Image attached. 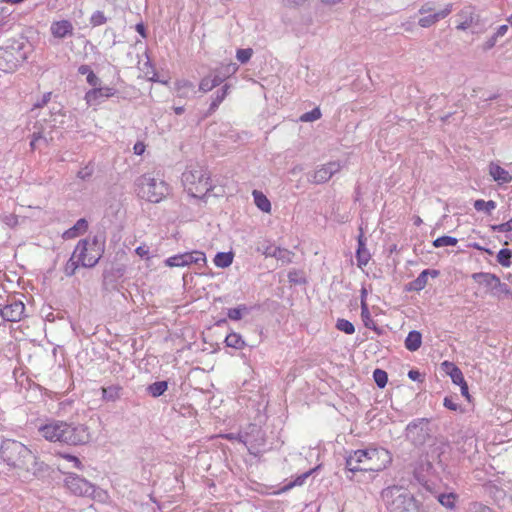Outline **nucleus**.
<instances>
[{
	"mask_svg": "<svg viewBox=\"0 0 512 512\" xmlns=\"http://www.w3.org/2000/svg\"><path fill=\"white\" fill-rule=\"evenodd\" d=\"M42 135L40 132L32 133L31 134V141H30V148L31 150H35L37 147V142L42 141L41 139Z\"/></svg>",
	"mask_w": 512,
	"mask_h": 512,
	"instance_id": "obj_57",
	"label": "nucleus"
},
{
	"mask_svg": "<svg viewBox=\"0 0 512 512\" xmlns=\"http://www.w3.org/2000/svg\"><path fill=\"white\" fill-rule=\"evenodd\" d=\"M459 24L457 25L458 30L468 29L475 20V7L472 5L465 6L457 14Z\"/></svg>",
	"mask_w": 512,
	"mask_h": 512,
	"instance_id": "obj_21",
	"label": "nucleus"
},
{
	"mask_svg": "<svg viewBox=\"0 0 512 512\" xmlns=\"http://www.w3.org/2000/svg\"><path fill=\"white\" fill-rule=\"evenodd\" d=\"M512 252L510 249L503 248L497 254V261L504 267H509L511 264Z\"/></svg>",
	"mask_w": 512,
	"mask_h": 512,
	"instance_id": "obj_40",
	"label": "nucleus"
},
{
	"mask_svg": "<svg viewBox=\"0 0 512 512\" xmlns=\"http://www.w3.org/2000/svg\"><path fill=\"white\" fill-rule=\"evenodd\" d=\"M182 183L188 194L200 198L212 189L207 170L200 165H190L182 173Z\"/></svg>",
	"mask_w": 512,
	"mask_h": 512,
	"instance_id": "obj_4",
	"label": "nucleus"
},
{
	"mask_svg": "<svg viewBox=\"0 0 512 512\" xmlns=\"http://www.w3.org/2000/svg\"><path fill=\"white\" fill-rule=\"evenodd\" d=\"M474 208L476 211H482L486 214H490L496 208V202L493 200L485 201L478 199L474 202Z\"/></svg>",
	"mask_w": 512,
	"mask_h": 512,
	"instance_id": "obj_36",
	"label": "nucleus"
},
{
	"mask_svg": "<svg viewBox=\"0 0 512 512\" xmlns=\"http://www.w3.org/2000/svg\"><path fill=\"white\" fill-rule=\"evenodd\" d=\"M168 388L166 381H157L148 386L147 391L153 397H159L164 394Z\"/></svg>",
	"mask_w": 512,
	"mask_h": 512,
	"instance_id": "obj_35",
	"label": "nucleus"
},
{
	"mask_svg": "<svg viewBox=\"0 0 512 512\" xmlns=\"http://www.w3.org/2000/svg\"><path fill=\"white\" fill-rule=\"evenodd\" d=\"M311 474V472H306L300 476H298L294 482L290 483L287 487V488H291L293 486H300L304 483V481L309 477V475Z\"/></svg>",
	"mask_w": 512,
	"mask_h": 512,
	"instance_id": "obj_54",
	"label": "nucleus"
},
{
	"mask_svg": "<svg viewBox=\"0 0 512 512\" xmlns=\"http://www.w3.org/2000/svg\"><path fill=\"white\" fill-rule=\"evenodd\" d=\"M225 343H226V346L232 347L235 349H243L246 345L242 336L235 332H232L226 336Z\"/></svg>",
	"mask_w": 512,
	"mask_h": 512,
	"instance_id": "obj_33",
	"label": "nucleus"
},
{
	"mask_svg": "<svg viewBox=\"0 0 512 512\" xmlns=\"http://www.w3.org/2000/svg\"><path fill=\"white\" fill-rule=\"evenodd\" d=\"M381 497L390 512H422V504L403 486H389L382 490Z\"/></svg>",
	"mask_w": 512,
	"mask_h": 512,
	"instance_id": "obj_3",
	"label": "nucleus"
},
{
	"mask_svg": "<svg viewBox=\"0 0 512 512\" xmlns=\"http://www.w3.org/2000/svg\"><path fill=\"white\" fill-rule=\"evenodd\" d=\"M455 500L456 495L454 493L440 494L438 496L439 503L448 509H453L455 507Z\"/></svg>",
	"mask_w": 512,
	"mask_h": 512,
	"instance_id": "obj_39",
	"label": "nucleus"
},
{
	"mask_svg": "<svg viewBox=\"0 0 512 512\" xmlns=\"http://www.w3.org/2000/svg\"><path fill=\"white\" fill-rule=\"evenodd\" d=\"M25 305L16 298H8L6 304H0V315L5 321L18 322L22 319Z\"/></svg>",
	"mask_w": 512,
	"mask_h": 512,
	"instance_id": "obj_11",
	"label": "nucleus"
},
{
	"mask_svg": "<svg viewBox=\"0 0 512 512\" xmlns=\"http://www.w3.org/2000/svg\"><path fill=\"white\" fill-rule=\"evenodd\" d=\"M134 153L136 155H141L143 154L144 150H145V145L142 143V142H137L135 145H134Z\"/></svg>",
	"mask_w": 512,
	"mask_h": 512,
	"instance_id": "obj_64",
	"label": "nucleus"
},
{
	"mask_svg": "<svg viewBox=\"0 0 512 512\" xmlns=\"http://www.w3.org/2000/svg\"><path fill=\"white\" fill-rule=\"evenodd\" d=\"M444 365L451 366V370L449 371V375L454 384L461 385L463 382H466L463 376L462 371L452 363L444 362Z\"/></svg>",
	"mask_w": 512,
	"mask_h": 512,
	"instance_id": "obj_37",
	"label": "nucleus"
},
{
	"mask_svg": "<svg viewBox=\"0 0 512 512\" xmlns=\"http://www.w3.org/2000/svg\"><path fill=\"white\" fill-rule=\"evenodd\" d=\"M87 227H88V222L84 218H81L72 227V231L84 232V231H86Z\"/></svg>",
	"mask_w": 512,
	"mask_h": 512,
	"instance_id": "obj_55",
	"label": "nucleus"
},
{
	"mask_svg": "<svg viewBox=\"0 0 512 512\" xmlns=\"http://www.w3.org/2000/svg\"><path fill=\"white\" fill-rule=\"evenodd\" d=\"M368 451H374L376 453L375 455H368L366 464L371 466L368 471H381L386 468L391 460L389 452L386 449L369 448Z\"/></svg>",
	"mask_w": 512,
	"mask_h": 512,
	"instance_id": "obj_13",
	"label": "nucleus"
},
{
	"mask_svg": "<svg viewBox=\"0 0 512 512\" xmlns=\"http://www.w3.org/2000/svg\"><path fill=\"white\" fill-rule=\"evenodd\" d=\"M0 458L6 465L19 471L23 477H39L48 466L38 461L34 453L23 443L14 439H4L0 445Z\"/></svg>",
	"mask_w": 512,
	"mask_h": 512,
	"instance_id": "obj_1",
	"label": "nucleus"
},
{
	"mask_svg": "<svg viewBox=\"0 0 512 512\" xmlns=\"http://www.w3.org/2000/svg\"><path fill=\"white\" fill-rule=\"evenodd\" d=\"M205 263V253L197 250L174 255L165 260V264L169 267H185L191 264L205 265Z\"/></svg>",
	"mask_w": 512,
	"mask_h": 512,
	"instance_id": "obj_10",
	"label": "nucleus"
},
{
	"mask_svg": "<svg viewBox=\"0 0 512 512\" xmlns=\"http://www.w3.org/2000/svg\"><path fill=\"white\" fill-rule=\"evenodd\" d=\"M103 242L104 240L99 236H94L91 241L88 239L80 240L64 267L65 275L73 276L79 264L87 268L94 267L102 257Z\"/></svg>",
	"mask_w": 512,
	"mask_h": 512,
	"instance_id": "obj_2",
	"label": "nucleus"
},
{
	"mask_svg": "<svg viewBox=\"0 0 512 512\" xmlns=\"http://www.w3.org/2000/svg\"><path fill=\"white\" fill-rule=\"evenodd\" d=\"M51 95H52L51 92L44 93L43 96L41 97V99L37 100L33 104V108L31 109V111L33 112L35 109L43 108L44 106H46L51 99Z\"/></svg>",
	"mask_w": 512,
	"mask_h": 512,
	"instance_id": "obj_49",
	"label": "nucleus"
},
{
	"mask_svg": "<svg viewBox=\"0 0 512 512\" xmlns=\"http://www.w3.org/2000/svg\"><path fill=\"white\" fill-rule=\"evenodd\" d=\"M50 118L49 119H55L56 115H60L61 113V107L59 104H53L52 107L49 110Z\"/></svg>",
	"mask_w": 512,
	"mask_h": 512,
	"instance_id": "obj_59",
	"label": "nucleus"
},
{
	"mask_svg": "<svg viewBox=\"0 0 512 512\" xmlns=\"http://www.w3.org/2000/svg\"><path fill=\"white\" fill-rule=\"evenodd\" d=\"M443 405L445 408L451 411H457L459 409V405L453 400V397H445L443 401Z\"/></svg>",
	"mask_w": 512,
	"mask_h": 512,
	"instance_id": "obj_52",
	"label": "nucleus"
},
{
	"mask_svg": "<svg viewBox=\"0 0 512 512\" xmlns=\"http://www.w3.org/2000/svg\"><path fill=\"white\" fill-rule=\"evenodd\" d=\"M491 229L494 232H510V231H512V218L505 223L492 225Z\"/></svg>",
	"mask_w": 512,
	"mask_h": 512,
	"instance_id": "obj_50",
	"label": "nucleus"
},
{
	"mask_svg": "<svg viewBox=\"0 0 512 512\" xmlns=\"http://www.w3.org/2000/svg\"><path fill=\"white\" fill-rule=\"evenodd\" d=\"M474 281L479 284H483L487 287H490L491 290L494 288L497 281L500 279L498 276L492 273L487 272H478L472 275Z\"/></svg>",
	"mask_w": 512,
	"mask_h": 512,
	"instance_id": "obj_27",
	"label": "nucleus"
},
{
	"mask_svg": "<svg viewBox=\"0 0 512 512\" xmlns=\"http://www.w3.org/2000/svg\"><path fill=\"white\" fill-rule=\"evenodd\" d=\"M341 165L339 162H329L318 168L313 175V183L322 184L327 182L334 174L339 172Z\"/></svg>",
	"mask_w": 512,
	"mask_h": 512,
	"instance_id": "obj_15",
	"label": "nucleus"
},
{
	"mask_svg": "<svg viewBox=\"0 0 512 512\" xmlns=\"http://www.w3.org/2000/svg\"><path fill=\"white\" fill-rule=\"evenodd\" d=\"M336 328L349 335L355 332V327L353 323L346 319H338L336 323Z\"/></svg>",
	"mask_w": 512,
	"mask_h": 512,
	"instance_id": "obj_42",
	"label": "nucleus"
},
{
	"mask_svg": "<svg viewBox=\"0 0 512 512\" xmlns=\"http://www.w3.org/2000/svg\"><path fill=\"white\" fill-rule=\"evenodd\" d=\"M507 31H508V26L504 24L497 28L494 35L499 38V37L504 36L507 33Z\"/></svg>",
	"mask_w": 512,
	"mask_h": 512,
	"instance_id": "obj_63",
	"label": "nucleus"
},
{
	"mask_svg": "<svg viewBox=\"0 0 512 512\" xmlns=\"http://www.w3.org/2000/svg\"><path fill=\"white\" fill-rule=\"evenodd\" d=\"M434 11V7L432 5L431 2H426L424 3L421 8L419 9V13L420 14H426V13H431Z\"/></svg>",
	"mask_w": 512,
	"mask_h": 512,
	"instance_id": "obj_60",
	"label": "nucleus"
},
{
	"mask_svg": "<svg viewBox=\"0 0 512 512\" xmlns=\"http://www.w3.org/2000/svg\"><path fill=\"white\" fill-rule=\"evenodd\" d=\"M453 10V4L449 3L445 8L439 12L430 14L428 16L421 17L418 24L423 28H428L438 22L440 19L446 18Z\"/></svg>",
	"mask_w": 512,
	"mask_h": 512,
	"instance_id": "obj_20",
	"label": "nucleus"
},
{
	"mask_svg": "<svg viewBox=\"0 0 512 512\" xmlns=\"http://www.w3.org/2000/svg\"><path fill=\"white\" fill-rule=\"evenodd\" d=\"M87 82L94 88L100 84V80L94 72H89V75L87 76Z\"/></svg>",
	"mask_w": 512,
	"mask_h": 512,
	"instance_id": "obj_58",
	"label": "nucleus"
},
{
	"mask_svg": "<svg viewBox=\"0 0 512 512\" xmlns=\"http://www.w3.org/2000/svg\"><path fill=\"white\" fill-rule=\"evenodd\" d=\"M252 54H253V51H252L251 48L238 49L237 53H236V58H237V60L239 62L244 64V63H247L250 60Z\"/></svg>",
	"mask_w": 512,
	"mask_h": 512,
	"instance_id": "obj_46",
	"label": "nucleus"
},
{
	"mask_svg": "<svg viewBox=\"0 0 512 512\" xmlns=\"http://www.w3.org/2000/svg\"><path fill=\"white\" fill-rule=\"evenodd\" d=\"M373 379L379 388H384L388 381L386 371L382 369H375L373 372Z\"/></svg>",
	"mask_w": 512,
	"mask_h": 512,
	"instance_id": "obj_41",
	"label": "nucleus"
},
{
	"mask_svg": "<svg viewBox=\"0 0 512 512\" xmlns=\"http://www.w3.org/2000/svg\"><path fill=\"white\" fill-rule=\"evenodd\" d=\"M213 88L215 87L211 81V75L204 77L199 83V90L204 93L211 91Z\"/></svg>",
	"mask_w": 512,
	"mask_h": 512,
	"instance_id": "obj_48",
	"label": "nucleus"
},
{
	"mask_svg": "<svg viewBox=\"0 0 512 512\" xmlns=\"http://www.w3.org/2000/svg\"><path fill=\"white\" fill-rule=\"evenodd\" d=\"M62 442L68 445H83L89 442L90 433L83 424L63 422Z\"/></svg>",
	"mask_w": 512,
	"mask_h": 512,
	"instance_id": "obj_8",
	"label": "nucleus"
},
{
	"mask_svg": "<svg viewBox=\"0 0 512 512\" xmlns=\"http://www.w3.org/2000/svg\"><path fill=\"white\" fill-rule=\"evenodd\" d=\"M254 202L256 206L263 212L271 211V203L269 199L260 191H253Z\"/></svg>",
	"mask_w": 512,
	"mask_h": 512,
	"instance_id": "obj_31",
	"label": "nucleus"
},
{
	"mask_svg": "<svg viewBox=\"0 0 512 512\" xmlns=\"http://www.w3.org/2000/svg\"><path fill=\"white\" fill-rule=\"evenodd\" d=\"M194 84L188 80H180L176 83V90L178 97H189L190 94L195 93Z\"/></svg>",
	"mask_w": 512,
	"mask_h": 512,
	"instance_id": "obj_28",
	"label": "nucleus"
},
{
	"mask_svg": "<svg viewBox=\"0 0 512 512\" xmlns=\"http://www.w3.org/2000/svg\"><path fill=\"white\" fill-rule=\"evenodd\" d=\"M107 17L104 15V13L100 10L95 11L91 17H90V24L93 27H97L100 25H103L107 22Z\"/></svg>",
	"mask_w": 512,
	"mask_h": 512,
	"instance_id": "obj_44",
	"label": "nucleus"
},
{
	"mask_svg": "<svg viewBox=\"0 0 512 512\" xmlns=\"http://www.w3.org/2000/svg\"><path fill=\"white\" fill-rule=\"evenodd\" d=\"M95 169V162L91 160L77 172L76 177L82 181H90L95 173Z\"/></svg>",
	"mask_w": 512,
	"mask_h": 512,
	"instance_id": "obj_29",
	"label": "nucleus"
},
{
	"mask_svg": "<svg viewBox=\"0 0 512 512\" xmlns=\"http://www.w3.org/2000/svg\"><path fill=\"white\" fill-rule=\"evenodd\" d=\"M234 255L232 252H218L214 258V264L220 268L229 267L233 262Z\"/></svg>",
	"mask_w": 512,
	"mask_h": 512,
	"instance_id": "obj_32",
	"label": "nucleus"
},
{
	"mask_svg": "<svg viewBox=\"0 0 512 512\" xmlns=\"http://www.w3.org/2000/svg\"><path fill=\"white\" fill-rule=\"evenodd\" d=\"M458 243L457 238L451 236H441L433 241V246L435 248L444 247V246H455Z\"/></svg>",
	"mask_w": 512,
	"mask_h": 512,
	"instance_id": "obj_38",
	"label": "nucleus"
},
{
	"mask_svg": "<svg viewBox=\"0 0 512 512\" xmlns=\"http://www.w3.org/2000/svg\"><path fill=\"white\" fill-rule=\"evenodd\" d=\"M461 388V394L468 400H471V396L469 394L468 385L467 382H463L461 385H459Z\"/></svg>",
	"mask_w": 512,
	"mask_h": 512,
	"instance_id": "obj_62",
	"label": "nucleus"
},
{
	"mask_svg": "<svg viewBox=\"0 0 512 512\" xmlns=\"http://www.w3.org/2000/svg\"><path fill=\"white\" fill-rule=\"evenodd\" d=\"M230 87L231 86L229 84H225L221 87V89L216 91L215 96L207 110V113H206L207 116L212 115L217 110L219 105L223 102V100L228 95V91H229Z\"/></svg>",
	"mask_w": 512,
	"mask_h": 512,
	"instance_id": "obj_25",
	"label": "nucleus"
},
{
	"mask_svg": "<svg viewBox=\"0 0 512 512\" xmlns=\"http://www.w3.org/2000/svg\"><path fill=\"white\" fill-rule=\"evenodd\" d=\"M488 171L489 175L499 185L508 184L512 181V175L509 173V171H507L506 169H504L495 162H491L489 164Z\"/></svg>",
	"mask_w": 512,
	"mask_h": 512,
	"instance_id": "obj_19",
	"label": "nucleus"
},
{
	"mask_svg": "<svg viewBox=\"0 0 512 512\" xmlns=\"http://www.w3.org/2000/svg\"><path fill=\"white\" fill-rule=\"evenodd\" d=\"M135 191L139 198L151 203H159L169 193L168 184L151 174H144L135 181Z\"/></svg>",
	"mask_w": 512,
	"mask_h": 512,
	"instance_id": "obj_5",
	"label": "nucleus"
},
{
	"mask_svg": "<svg viewBox=\"0 0 512 512\" xmlns=\"http://www.w3.org/2000/svg\"><path fill=\"white\" fill-rule=\"evenodd\" d=\"M404 345L411 352L417 351L422 345V334L417 330L410 331L404 341Z\"/></svg>",
	"mask_w": 512,
	"mask_h": 512,
	"instance_id": "obj_26",
	"label": "nucleus"
},
{
	"mask_svg": "<svg viewBox=\"0 0 512 512\" xmlns=\"http://www.w3.org/2000/svg\"><path fill=\"white\" fill-rule=\"evenodd\" d=\"M293 256L294 254L291 251L280 247L273 248V253H271V257L281 261L282 264L290 263Z\"/></svg>",
	"mask_w": 512,
	"mask_h": 512,
	"instance_id": "obj_34",
	"label": "nucleus"
},
{
	"mask_svg": "<svg viewBox=\"0 0 512 512\" xmlns=\"http://www.w3.org/2000/svg\"><path fill=\"white\" fill-rule=\"evenodd\" d=\"M374 451L356 450L346 458V468L352 472L368 471L371 466L366 464L368 455H375Z\"/></svg>",
	"mask_w": 512,
	"mask_h": 512,
	"instance_id": "obj_12",
	"label": "nucleus"
},
{
	"mask_svg": "<svg viewBox=\"0 0 512 512\" xmlns=\"http://www.w3.org/2000/svg\"><path fill=\"white\" fill-rule=\"evenodd\" d=\"M408 377L413 381H420L422 378V375L418 370H410L408 372Z\"/></svg>",
	"mask_w": 512,
	"mask_h": 512,
	"instance_id": "obj_61",
	"label": "nucleus"
},
{
	"mask_svg": "<svg viewBox=\"0 0 512 512\" xmlns=\"http://www.w3.org/2000/svg\"><path fill=\"white\" fill-rule=\"evenodd\" d=\"M358 248L356 250L357 266L363 268L366 266L371 258V255L366 248V238L364 236L363 229L360 228V234L358 236Z\"/></svg>",
	"mask_w": 512,
	"mask_h": 512,
	"instance_id": "obj_18",
	"label": "nucleus"
},
{
	"mask_svg": "<svg viewBox=\"0 0 512 512\" xmlns=\"http://www.w3.org/2000/svg\"><path fill=\"white\" fill-rule=\"evenodd\" d=\"M430 437L431 430L427 418L413 420L406 427V438L415 446L424 445Z\"/></svg>",
	"mask_w": 512,
	"mask_h": 512,
	"instance_id": "obj_9",
	"label": "nucleus"
},
{
	"mask_svg": "<svg viewBox=\"0 0 512 512\" xmlns=\"http://www.w3.org/2000/svg\"><path fill=\"white\" fill-rule=\"evenodd\" d=\"M50 30L55 38L63 39L73 34V25L68 20L56 21L51 24Z\"/></svg>",
	"mask_w": 512,
	"mask_h": 512,
	"instance_id": "obj_23",
	"label": "nucleus"
},
{
	"mask_svg": "<svg viewBox=\"0 0 512 512\" xmlns=\"http://www.w3.org/2000/svg\"><path fill=\"white\" fill-rule=\"evenodd\" d=\"M321 111L318 107L300 116L301 122H313L321 118Z\"/></svg>",
	"mask_w": 512,
	"mask_h": 512,
	"instance_id": "obj_43",
	"label": "nucleus"
},
{
	"mask_svg": "<svg viewBox=\"0 0 512 512\" xmlns=\"http://www.w3.org/2000/svg\"><path fill=\"white\" fill-rule=\"evenodd\" d=\"M55 127H56L55 119H47L44 117L41 120H38L33 124V128H32L33 132L32 133L40 132L42 135V137H41L42 141L46 145H49V142L53 140L52 130Z\"/></svg>",
	"mask_w": 512,
	"mask_h": 512,
	"instance_id": "obj_17",
	"label": "nucleus"
},
{
	"mask_svg": "<svg viewBox=\"0 0 512 512\" xmlns=\"http://www.w3.org/2000/svg\"><path fill=\"white\" fill-rule=\"evenodd\" d=\"M61 457L67 460L68 462H71L75 468H82V463L76 456L70 454H62Z\"/></svg>",
	"mask_w": 512,
	"mask_h": 512,
	"instance_id": "obj_53",
	"label": "nucleus"
},
{
	"mask_svg": "<svg viewBox=\"0 0 512 512\" xmlns=\"http://www.w3.org/2000/svg\"><path fill=\"white\" fill-rule=\"evenodd\" d=\"M25 43L20 40H8L0 46V71L5 73L14 72L20 63L26 59L24 51Z\"/></svg>",
	"mask_w": 512,
	"mask_h": 512,
	"instance_id": "obj_6",
	"label": "nucleus"
},
{
	"mask_svg": "<svg viewBox=\"0 0 512 512\" xmlns=\"http://www.w3.org/2000/svg\"><path fill=\"white\" fill-rule=\"evenodd\" d=\"M449 448V445L446 444V443H441L439 446L435 447L432 451H431V457H433V455L435 453H437V459L439 462H442V455L445 453V450Z\"/></svg>",
	"mask_w": 512,
	"mask_h": 512,
	"instance_id": "obj_51",
	"label": "nucleus"
},
{
	"mask_svg": "<svg viewBox=\"0 0 512 512\" xmlns=\"http://www.w3.org/2000/svg\"><path fill=\"white\" fill-rule=\"evenodd\" d=\"M367 290L366 288L361 289V309L363 314H368V306L366 303Z\"/></svg>",
	"mask_w": 512,
	"mask_h": 512,
	"instance_id": "obj_56",
	"label": "nucleus"
},
{
	"mask_svg": "<svg viewBox=\"0 0 512 512\" xmlns=\"http://www.w3.org/2000/svg\"><path fill=\"white\" fill-rule=\"evenodd\" d=\"M116 94V90L111 87H96L85 94V100L88 105H99L105 99Z\"/></svg>",
	"mask_w": 512,
	"mask_h": 512,
	"instance_id": "obj_14",
	"label": "nucleus"
},
{
	"mask_svg": "<svg viewBox=\"0 0 512 512\" xmlns=\"http://www.w3.org/2000/svg\"><path fill=\"white\" fill-rule=\"evenodd\" d=\"M102 399L107 402H115L119 400L123 393V387L119 384L102 387Z\"/></svg>",
	"mask_w": 512,
	"mask_h": 512,
	"instance_id": "obj_24",
	"label": "nucleus"
},
{
	"mask_svg": "<svg viewBox=\"0 0 512 512\" xmlns=\"http://www.w3.org/2000/svg\"><path fill=\"white\" fill-rule=\"evenodd\" d=\"M469 509L471 512H495L492 508L481 502H472Z\"/></svg>",
	"mask_w": 512,
	"mask_h": 512,
	"instance_id": "obj_47",
	"label": "nucleus"
},
{
	"mask_svg": "<svg viewBox=\"0 0 512 512\" xmlns=\"http://www.w3.org/2000/svg\"><path fill=\"white\" fill-rule=\"evenodd\" d=\"M247 311H248V309L245 305H240L238 307L229 309L227 315H228L229 319L237 321L242 318L243 312H247Z\"/></svg>",
	"mask_w": 512,
	"mask_h": 512,
	"instance_id": "obj_45",
	"label": "nucleus"
},
{
	"mask_svg": "<svg viewBox=\"0 0 512 512\" xmlns=\"http://www.w3.org/2000/svg\"><path fill=\"white\" fill-rule=\"evenodd\" d=\"M63 421H52L39 428L40 434L48 441L62 442Z\"/></svg>",
	"mask_w": 512,
	"mask_h": 512,
	"instance_id": "obj_16",
	"label": "nucleus"
},
{
	"mask_svg": "<svg viewBox=\"0 0 512 512\" xmlns=\"http://www.w3.org/2000/svg\"><path fill=\"white\" fill-rule=\"evenodd\" d=\"M439 274L437 270L425 269L423 270L416 279L409 282L406 286L407 291H421L425 288L428 281V275L436 277Z\"/></svg>",
	"mask_w": 512,
	"mask_h": 512,
	"instance_id": "obj_22",
	"label": "nucleus"
},
{
	"mask_svg": "<svg viewBox=\"0 0 512 512\" xmlns=\"http://www.w3.org/2000/svg\"><path fill=\"white\" fill-rule=\"evenodd\" d=\"M491 294L498 297L499 299L512 298V291L510 290L509 286L506 283L501 282L500 279L495 284Z\"/></svg>",
	"mask_w": 512,
	"mask_h": 512,
	"instance_id": "obj_30",
	"label": "nucleus"
},
{
	"mask_svg": "<svg viewBox=\"0 0 512 512\" xmlns=\"http://www.w3.org/2000/svg\"><path fill=\"white\" fill-rule=\"evenodd\" d=\"M65 485L69 491L78 496L97 498L101 494L93 484L75 473L67 474Z\"/></svg>",
	"mask_w": 512,
	"mask_h": 512,
	"instance_id": "obj_7",
	"label": "nucleus"
}]
</instances>
